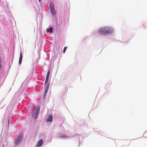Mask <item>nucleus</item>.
<instances>
[{"label":"nucleus","mask_w":147,"mask_h":147,"mask_svg":"<svg viewBox=\"0 0 147 147\" xmlns=\"http://www.w3.org/2000/svg\"><path fill=\"white\" fill-rule=\"evenodd\" d=\"M113 29L109 26H105L100 28L98 30V32L102 35H107L113 32Z\"/></svg>","instance_id":"1"},{"label":"nucleus","mask_w":147,"mask_h":147,"mask_svg":"<svg viewBox=\"0 0 147 147\" xmlns=\"http://www.w3.org/2000/svg\"><path fill=\"white\" fill-rule=\"evenodd\" d=\"M23 137V135L21 134L18 137L15 139V143L16 144H17L20 142L22 139Z\"/></svg>","instance_id":"2"},{"label":"nucleus","mask_w":147,"mask_h":147,"mask_svg":"<svg viewBox=\"0 0 147 147\" xmlns=\"http://www.w3.org/2000/svg\"><path fill=\"white\" fill-rule=\"evenodd\" d=\"M50 8L51 10V12L53 15H55L56 14V12L54 8V5L52 3L50 4Z\"/></svg>","instance_id":"3"},{"label":"nucleus","mask_w":147,"mask_h":147,"mask_svg":"<svg viewBox=\"0 0 147 147\" xmlns=\"http://www.w3.org/2000/svg\"><path fill=\"white\" fill-rule=\"evenodd\" d=\"M40 111V109H38L36 111L35 113H34L33 112L32 113V116L35 119H36L37 117L38 116V113Z\"/></svg>","instance_id":"4"},{"label":"nucleus","mask_w":147,"mask_h":147,"mask_svg":"<svg viewBox=\"0 0 147 147\" xmlns=\"http://www.w3.org/2000/svg\"><path fill=\"white\" fill-rule=\"evenodd\" d=\"M43 143V141L42 139H41L36 144L37 147H40L42 145V144Z\"/></svg>","instance_id":"5"},{"label":"nucleus","mask_w":147,"mask_h":147,"mask_svg":"<svg viewBox=\"0 0 147 147\" xmlns=\"http://www.w3.org/2000/svg\"><path fill=\"white\" fill-rule=\"evenodd\" d=\"M53 119V116L52 115H49L48 117L47 120V122H51Z\"/></svg>","instance_id":"6"},{"label":"nucleus","mask_w":147,"mask_h":147,"mask_svg":"<svg viewBox=\"0 0 147 147\" xmlns=\"http://www.w3.org/2000/svg\"><path fill=\"white\" fill-rule=\"evenodd\" d=\"M22 53L21 52L20 53V57L19 60V64H21V63H22Z\"/></svg>","instance_id":"7"},{"label":"nucleus","mask_w":147,"mask_h":147,"mask_svg":"<svg viewBox=\"0 0 147 147\" xmlns=\"http://www.w3.org/2000/svg\"><path fill=\"white\" fill-rule=\"evenodd\" d=\"M53 28L52 27H50L47 30V32H49L50 33H52L53 31Z\"/></svg>","instance_id":"8"},{"label":"nucleus","mask_w":147,"mask_h":147,"mask_svg":"<svg viewBox=\"0 0 147 147\" xmlns=\"http://www.w3.org/2000/svg\"><path fill=\"white\" fill-rule=\"evenodd\" d=\"M49 88V86L47 85V86H46L45 88V94H46Z\"/></svg>","instance_id":"9"},{"label":"nucleus","mask_w":147,"mask_h":147,"mask_svg":"<svg viewBox=\"0 0 147 147\" xmlns=\"http://www.w3.org/2000/svg\"><path fill=\"white\" fill-rule=\"evenodd\" d=\"M48 80H49V79H46L45 82V86H47V85L49 86V84L48 83Z\"/></svg>","instance_id":"10"},{"label":"nucleus","mask_w":147,"mask_h":147,"mask_svg":"<svg viewBox=\"0 0 147 147\" xmlns=\"http://www.w3.org/2000/svg\"><path fill=\"white\" fill-rule=\"evenodd\" d=\"M50 74V71H49L47 73L46 79H49Z\"/></svg>","instance_id":"11"},{"label":"nucleus","mask_w":147,"mask_h":147,"mask_svg":"<svg viewBox=\"0 0 147 147\" xmlns=\"http://www.w3.org/2000/svg\"><path fill=\"white\" fill-rule=\"evenodd\" d=\"M67 47H64V49H63V53H65V52L67 49Z\"/></svg>","instance_id":"12"},{"label":"nucleus","mask_w":147,"mask_h":147,"mask_svg":"<svg viewBox=\"0 0 147 147\" xmlns=\"http://www.w3.org/2000/svg\"><path fill=\"white\" fill-rule=\"evenodd\" d=\"M39 1L40 2L41 1V0H39Z\"/></svg>","instance_id":"13"},{"label":"nucleus","mask_w":147,"mask_h":147,"mask_svg":"<svg viewBox=\"0 0 147 147\" xmlns=\"http://www.w3.org/2000/svg\"><path fill=\"white\" fill-rule=\"evenodd\" d=\"M45 95H44V96H45Z\"/></svg>","instance_id":"14"}]
</instances>
